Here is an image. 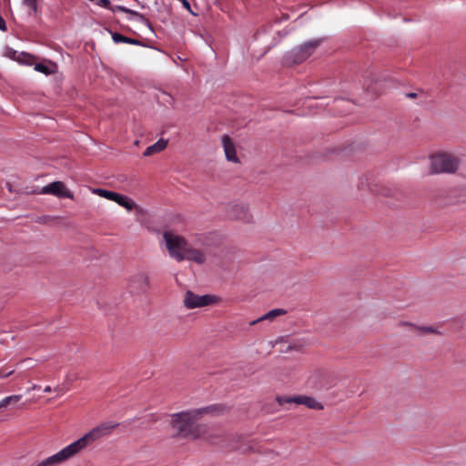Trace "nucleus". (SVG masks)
Wrapping results in <instances>:
<instances>
[{
    "instance_id": "obj_18",
    "label": "nucleus",
    "mask_w": 466,
    "mask_h": 466,
    "mask_svg": "<svg viewBox=\"0 0 466 466\" xmlns=\"http://www.w3.org/2000/svg\"><path fill=\"white\" fill-rule=\"evenodd\" d=\"M22 399V395H10L0 401V411H3L7 406L16 404Z\"/></svg>"
},
{
    "instance_id": "obj_29",
    "label": "nucleus",
    "mask_w": 466,
    "mask_h": 466,
    "mask_svg": "<svg viewBox=\"0 0 466 466\" xmlns=\"http://www.w3.org/2000/svg\"><path fill=\"white\" fill-rule=\"evenodd\" d=\"M38 388H39V386L35 384V385L32 386V388L30 390H36Z\"/></svg>"
},
{
    "instance_id": "obj_24",
    "label": "nucleus",
    "mask_w": 466,
    "mask_h": 466,
    "mask_svg": "<svg viewBox=\"0 0 466 466\" xmlns=\"http://www.w3.org/2000/svg\"><path fill=\"white\" fill-rule=\"evenodd\" d=\"M14 373V370H10L9 372H6V373H3L2 371H0V378H6L10 375H12Z\"/></svg>"
},
{
    "instance_id": "obj_15",
    "label": "nucleus",
    "mask_w": 466,
    "mask_h": 466,
    "mask_svg": "<svg viewBox=\"0 0 466 466\" xmlns=\"http://www.w3.org/2000/svg\"><path fill=\"white\" fill-rule=\"evenodd\" d=\"M287 311L283 309H274L269 310L268 313L264 314L260 318L257 319L250 322V325H255L263 320H274L277 317L285 315Z\"/></svg>"
},
{
    "instance_id": "obj_5",
    "label": "nucleus",
    "mask_w": 466,
    "mask_h": 466,
    "mask_svg": "<svg viewBox=\"0 0 466 466\" xmlns=\"http://www.w3.org/2000/svg\"><path fill=\"white\" fill-rule=\"evenodd\" d=\"M277 400L279 404L295 403L298 405H305L309 409L317 410H323L324 408L323 405L316 399L306 395H298L294 397H278Z\"/></svg>"
},
{
    "instance_id": "obj_2",
    "label": "nucleus",
    "mask_w": 466,
    "mask_h": 466,
    "mask_svg": "<svg viewBox=\"0 0 466 466\" xmlns=\"http://www.w3.org/2000/svg\"><path fill=\"white\" fill-rule=\"evenodd\" d=\"M163 238L169 256L176 261L187 260L199 265L206 262V254L201 249L192 247L182 236L166 231Z\"/></svg>"
},
{
    "instance_id": "obj_9",
    "label": "nucleus",
    "mask_w": 466,
    "mask_h": 466,
    "mask_svg": "<svg viewBox=\"0 0 466 466\" xmlns=\"http://www.w3.org/2000/svg\"><path fill=\"white\" fill-rule=\"evenodd\" d=\"M96 4L104 8L110 9L113 12L121 11V12L129 14L131 16L137 18L139 22H141L145 25H149L148 19L146 18L144 15H142L137 11L131 10L129 8H127L123 5L112 6L109 0H97Z\"/></svg>"
},
{
    "instance_id": "obj_13",
    "label": "nucleus",
    "mask_w": 466,
    "mask_h": 466,
    "mask_svg": "<svg viewBox=\"0 0 466 466\" xmlns=\"http://www.w3.org/2000/svg\"><path fill=\"white\" fill-rule=\"evenodd\" d=\"M222 145L227 159L235 163L238 162L235 145L228 135L222 137Z\"/></svg>"
},
{
    "instance_id": "obj_10",
    "label": "nucleus",
    "mask_w": 466,
    "mask_h": 466,
    "mask_svg": "<svg viewBox=\"0 0 466 466\" xmlns=\"http://www.w3.org/2000/svg\"><path fill=\"white\" fill-rule=\"evenodd\" d=\"M43 194H51L59 198H72V194L66 190L65 185L60 181H55L47 186L44 187L42 191Z\"/></svg>"
},
{
    "instance_id": "obj_25",
    "label": "nucleus",
    "mask_w": 466,
    "mask_h": 466,
    "mask_svg": "<svg viewBox=\"0 0 466 466\" xmlns=\"http://www.w3.org/2000/svg\"><path fill=\"white\" fill-rule=\"evenodd\" d=\"M213 444H221V442L225 441V437L222 438V440H211L210 441Z\"/></svg>"
},
{
    "instance_id": "obj_7",
    "label": "nucleus",
    "mask_w": 466,
    "mask_h": 466,
    "mask_svg": "<svg viewBox=\"0 0 466 466\" xmlns=\"http://www.w3.org/2000/svg\"><path fill=\"white\" fill-rule=\"evenodd\" d=\"M319 44V40H311L294 49L291 53L293 63H302L314 53Z\"/></svg>"
},
{
    "instance_id": "obj_8",
    "label": "nucleus",
    "mask_w": 466,
    "mask_h": 466,
    "mask_svg": "<svg viewBox=\"0 0 466 466\" xmlns=\"http://www.w3.org/2000/svg\"><path fill=\"white\" fill-rule=\"evenodd\" d=\"M150 285L149 277L146 272H137L134 274L128 282L131 291L145 292Z\"/></svg>"
},
{
    "instance_id": "obj_27",
    "label": "nucleus",
    "mask_w": 466,
    "mask_h": 466,
    "mask_svg": "<svg viewBox=\"0 0 466 466\" xmlns=\"http://www.w3.org/2000/svg\"><path fill=\"white\" fill-rule=\"evenodd\" d=\"M53 390L50 386H46L45 389H44V391L46 392V393H49L51 392Z\"/></svg>"
},
{
    "instance_id": "obj_12",
    "label": "nucleus",
    "mask_w": 466,
    "mask_h": 466,
    "mask_svg": "<svg viewBox=\"0 0 466 466\" xmlns=\"http://www.w3.org/2000/svg\"><path fill=\"white\" fill-rule=\"evenodd\" d=\"M329 377L326 373L322 371H318L314 373L309 379V385L318 390H321L323 389H328L329 385L328 384Z\"/></svg>"
},
{
    "instance_id": "obj_23",
    "label": "nucleus",
    "mask_w": 466,
    "mask_h": 466,
    "mask_svg": "<svg viewBox=\"0 0 466 466\" xmlns=\"http://www.w3.org/2000/svg\"><path fill=\"white\" fill-rule=\"evenodd\" d=\"M0 30L5 32L7 30L5 19L0 15Z\"/></svg>"
},
{
    "instance_id": "obj_28",
    "label": "nucleus",
    "mask_w": 466,
    "mask_h": 466,
    "mask_svg": "<svg viewBox=\"0 0 466 466\" xmlns=\"http://www.w3.org/2000/svg\"><path fill=\"white\" fill-rule=\"evenodd\" d=\"M407 96H409V97H415L416 94L415 93H410V94L407 95Z\"/></svg>"
},
{
    "instance_id": "obj_3",
    "label": "nucleus",
    "mask_w": 466,
    "mask_h": 466,
    "mask_svg": "<svg viewBox=\"0 0 466 466\" xmlns=\"http://www.w3.org/2000/svg\"><path fill=\"white\" fill-rule=\"evenodd\" d=\"M459 167V159L451 154L438 153L431 157L432 173H453Z\"/></svg>"
},
{
    "instance_id": "obj_6",
    "label": "nucleus",
    "mask_w": 466,
    "mask_h": 466,
    "mask_svg": "<svg viewBox=\"0 0 466 466\" xmlns=\"http://www.w3.org/2000/svg\"><path fill=\"white\" fill-rule=\"evenodd\" d=\"M94 193H96L99 197L105 198L106 199L117 203L119 206L124 207L127 210H132L136 207V203L132 199L114 191H109L103 188H96L94 190Z\"/></svg>"
},
{
    "instance_id": "obj_26",
    "label": "nucleus",
    "mask_w": 466,
    "mask_h": 466,
    "mask_svg": "<svg viewBox=\"0 0 466 466\" xmlns=\"http://www.w3.org/2000/svg\"><path fill=\"white\" fill-rule=\"evenodd\" d=\"M54 390H55V391H56L59 395H62V394H64V393H65V391L63 390V389H62V388H60V387L56 388Z\"/></svg>"
},
{
    "instance_id": "obj_1",
    "label": "nucleus",
    "mask_w": 466,
    "mask_h": 466,
    "mask_svg": "<svg viewBox=\"0 0 466 466\" xmlns=\"http://www.w3.org/2000/svg\"><path fill=\"white\" fill-rule=\"evenodd\" d=\"M222 406H209L203 409H198L188 411H182L172 415L171 426L177 434L181 437L197 439L204 433L203 427L197 424L196 421L200 415L222 410Z\"/></svg>"
},
{
    "instance_id": "obj_17",
    "label": "nucleus",
    "mask_w": 466,
    "mask_h": 466,
    "mask_svg": "<svg viewBox=\"0 0 466 466\" xmlns=\"http://www.w3.org/2000/svg\"><path fill=\"white\" fill-rule=\"evenodd\" d=\"M403 325L409 326L411 329L417 330L418 333L420 334V335H423V334H441V332L438 330V329L435 328V327H432V326H417L415 324L409 323V322H404Z\"/></svg>"
},
{
    "instance_id": "obj_20",
    "label": "nucleus",
    "mask_w": 466,
    "mask_h": 466,
    "mask_svg": "<svg viewBox=\"0 0 466 466\" xmlns=\"http://www.w3.org/2000/svg\"><path fill=\"white\" fill-rule=\"evenodd\" d=\"M23 4L29 8L30 15L37 13V0H23Z\"/></svg>"
},
{
    "instance_id": "obj_11",
    "label": "nucleus",
    "mask_w": 466,
    "mask_h": 466,
    "mask_svg": "<svg viewBox=\"0 0 466 466\" xmlns=\"http://www.w3.org/2000/svg\"><path fill=\"white\" fill-rule=\"evenodd\" d=\"M228 216L231 219H238L245 222H248L250 220L248 207L244 204H234L230 206L228 210Z\"/></svg>"
},
{
    "instance_id": "obj_4",
    "label": "nucleus",
    "mask_w": 466,
    "mask_h": 466,
    "mask_svg": "<svg viewBox=\"0 0 466 466\" xmlns=\"http://www.w3.org/2000/svg\"><path fill=\"white\" fill-rule=\"evenodd\" d=\"M219 299L214 295H198L187 290L184 297V305L187 309H192L216 304Z\"/></svg>"
},
{
    "instance_id": "obj_22",
    "label": "nucleus",
    "mask_w": 466,
    "mask_h": 466,
    "mask_svg": "<svg viewBox=\"0 0 466 466\" xmlns=\"http://www.w3.org/2000/svg\"><path fill=\"white\" fill-rule=\"evenodd\" d=\"M179 1L181 2L182 5H183V6H184L187 11H189L192 15H197V14H196V13H194V12L191 10V8H190V4L188 3V1H187V0H179Z\"/></svg>"
},
{
    "instance_id": "obj_21",
    "label": "nucleus",
    "mask_w": 466,
    "mask_h": 466,
    "mask_svg": "<svg viewBox=\"0 0 466 466\" xmlns=\"http://www.w3.org/2000/svg\"><path fill=\"white\" fill-rule=\"evenodd\" d=\"M35 69L36 71L44 73L46 75L50 73L49 68L46 66H45L44 64H41V63L35 64Z\"/></svg>"
},
{
    "instance_id": "obj_16",
    "label": "nucleus",
    "mask_w": 466,
    "mask_h": 466,
    "mask_svg": "<svg viewBox=\"0 0 466 466\" xmlns=\"http://www.w3.org/2000/svg\"><path fill=\"white\" fill-rule=\"evenodd\" d=\"M167 146V140L160 138L158 141H157L155 144L147 147L146 150L144 151L143 155L145 157L152 156L156 153L161 152L164 150Z\"/></svg>"
},
{
    "instance_id": "obj_14",
    "label": "nucleus",
    "mask_w": 466,
    "mask_h": 466,
    "mask_svg": "<svg viewBox=\"0 0 466 466\" xmlns=\"http://www.w3.org/2000/svg\"><path fill=\"white\" fill-rule=\"evenodd\" d=\"M241 441V437L235 436L232 438L230 443L222 444L223 446L228 447L233 450H239L242 452H247L248 451H253V447L248 443H239Z\"/></svg>"
},
{
    "instance_id": "obj_19",
    "label": "nucleus",
    "mask_w": 466,
    "mask_h": 466,
    "mask_svg": "<svg viewBox=\"0 0 466 466\" xmlns=\"http://www.w3.org/2000/svg\"><path fill=\"white\" fill-rule=\"evenodd\" d=\"M112 38H113L114 42H116V43H126V44H132V45L138 44V40L129 38V37L125 36L118 33H114L112 35Z\"/></svg>"
}]
</instances>
